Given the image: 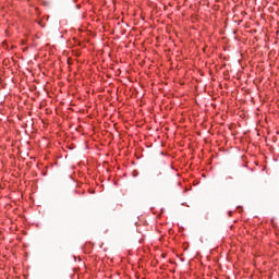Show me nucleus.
I'll use <instances>...</instances> for the list:
<instances>
[{"mask_svg": "<svg viewBox=\"0 0 279 279\" xmlns=\"http://www.w3.org/2000/svg\"><path fill=\"white\" fill-rule=\"evenodd\" d=\"M226 180H232V177H227Z\"/></svg>", "mask_w": 279, "mask_h": 279, "instance_id": "obj_1", "label": "nucleus"}]
</instances>
